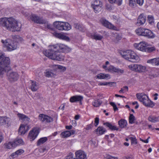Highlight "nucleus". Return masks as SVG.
Returning <instances> with one entry per match:
<instances>
[{
    "label": "nucleus",
    "instance_id": "obj_1",
    "mask_svg": "<svg viewBox=\"0 0 159 159\" xmlns=\"http://www.w3.org/2000/svg\"><path fill=\"white\" fill-rule=\"evenodd\" d=\"M49 49L43 52L46 57L53 60L62 61L64 57L60 53L61 52H68L71 49L67 46L62 44H57L49 46Z\"/></svg>",
    "mask_w": 159,
    "mask_h": 159
},
{
    "label": "nucleus",
    "instance_id": "obj_2",
    "mask_svg": "<svg viewBox=\"0 0 159 159\" xmlns=\"http://www.w3.org/2000/svg\"><path fill=\"white\" fill-rule=\"evenodd\" d=\"M0 25L13 32L20 31L21 27L20 23L11 17L0 18Z\"/></svg>",
    "mask_w": 159,
    "mask_h": 159
},
{
    "label": "nucleus",
    "instance_id": "obj_3",
    "mask_svg": "<svg viewBox=\"0 0 159 159\" xmlns=\"http://www.w3.org/2000/svg\"><path fill=\"white\" fill-rule=\"evenodd\" d=\"M120 55L122 57L132 62H136L139 60V57L133 51L127 50L120 51Z\"/></svg>",
    "mask_w": 159,
    "mask_h": 159
},
{
    "label": "nucleus",
    "instance_id": "obj_4",
    "mask_svg": "<svg viewBox=\"0 0 159 159\" xmlns=\"http://www.w3.org/2000/svg\"><path fill=\"white\" fill-rule=\"evenodd\" d=\"M136 96L137 98L145 106L151 107L154 106V103L149 100L146 95L142 93H137Z\"/></svg>",
    "mask_w": 159,
    "mask_h": 159
},
{
    "label": "nucleus",
    "instance_id": "obj_5",
    "mask_svg": "<svg viewBox=\"0 0 159 159\" xmlns=\"http://www.w3.org/2000/svg\"><path fill=\"white\" fill-rule=\"evenodd\" d=\"M135 31L139 36H144L148 38H153L155 37L152 32L148 29L139 28L137 29Z\"/></svg>",
    "mask_w": 159,
    "mask_h": 159
},
{
    "label": "nucleus",
    "instance_id": "obj_6",
    "mask_svg": "<svg viewBox=\"0 0 159 159\" xmlns=\"http://www.w3.org/2000/svg\"><path fill=\"white\" fill-rule=\"evenodd\" d=\"M1 42L5 45L7 50L9 51H11L16 49L19 45L18 43L10 39L5 40H2Z\"/></svg>",
    "mask_w": 159,
    "mask_h": 159
},
{
    "label": "nucleus",
    "instance_id": "obj_7",
    "mask_svg": "<svg viewBox=\"0 0 159 159\" xmlns=\"http://www.w3.org/2000/svg\"><path fill=\"white\" fill-rule=\"evenodd\" d=\"M53 25L57 29L60 30H68L71 29V25L67 22L56 21Z\"/></svg>",
    "mask_w": 159,
    "mask_h": 159
},
{
    "label": "nucleus",
    "instance_id": "obj_8",
    "mask_svg": "<svg viewBox=\"0 0 159 159\" xmlns=\"http://www.w3.org/2000/svg\"><path fill=\"white\" fill-rule=\"evenodd\" d=\"M28 19L34 23L39 24H45L47 22V21L45 19L34 14H31V15L30 16L28 17Z\"/></svg>",
    "mask_w": 159,
    "mask_h": 159
},
{
    "label": "nucleus",
    "instance_id": "obj_9",
    "mask_svg": "<svg viewBox=\"0 0 159 159\" xmlns=\"http://www.w3.org/2000/svg\"><path fill=\"white\" fill-rule=\"evenodd\" d=\"M10 60L9 57H6L0 52V65L5 67H10Z\"/></svg>",
    "mask_w": 159,
    "mask_h": 159
},
{
    "label": "nucleus",
    "instance_id": "obj_10",
    "mask_svg": "<svg viewBox=\"0 0 159 159\" xmlns=\"http://www.w3.org/2000/svg\"><path fill=\"white\" fill-rule=\"evenodd\" d=\"M100 21L101 24L104 26L110 29H113L115 30H118L116 27L115 26L105 19L103 18H102L100 19Z\"/></svg>",
    "mask_w": 159,
    "mask_h": 159
},
{
    "label": "nucleus",
    "instance_id": "obj_11",
    "mask_svg": "<svg viewBox=\"0 0 159 159\" xmlns=\"http://www.w3.org/2000/svg\"><path fill=\"white\" fill-rule=\"evenodd\" d=\"M39 119L42 122L45 124L49 123L52 122L53 120L52 117L43 114H41L39 115Z\"/></svg>",
    "mask_w": 159,
    "mask_h": 159
},
{
    "label": "nucleus",
    "instance_id": "obj_12",
    "mask_svg": "<svg viewBox=\"0 0 159 159\" xmlns=\"http://www.w3.org/2000/svg\"><path fill=\"white\" fill-rule=\"evenodd\" d=\"M102 6V2L99 0H95L91 4L92 7L96 13L98 12L101 10Z\"/></svg>",
    "mask_w": 159,
    "mask_h": 159
},
{
    "label": "nucleus",
    "instance_id": "obj_13",
    "mask_svg": "<svg viewBox=\"0 0 159 159\" xmlns=\"http://www.w3.org/2000/svg\"><path fill=\"white\" fill-rule=\"evenodd\" d=\"M39 133V129L34 128L30 131L28 134V138L30 141L34 140L37 137Z\"/></svg>",
    "mask_w": 159,
    "mask_h": 159
},
{
    "label": "nucleus",
    "instance_id": "obj_14",
    "mask_svg": "<svg viewBox=\"0 0 159 159\" xmlns=\"http://www.w3.org/2000/svg\"><path fill=\"white\" fill-rule=\"evenodd\" d=\"M8 72L7 73V75L8 77V80L11 82H14L17 81L19 78V75L16 72Z\"/></svg>",
    "mask_w": 159,
    "mask_h": 159
},
{
    "label": "nucleus",
    "instance_id": "obj_15",
    "mask_svg": "<svg viewBox=\"0 0 159 159\" xmlns=\"http://www.w3.org/2000/svg\"><path fill=\"white\" fill-rule=\"evenodd\" d=\"M134 46L136 49L140 51L143 52L146 51L147 44L145 42H141L139 43H135Z\"/></svg>",
    "mask_w": 159,
    "mask_h": 159
},
{
    "label": "nucleus",
    "instance_id": "obj_16",
    "mask_svg": "<svg viewBox=\"0 0 159 159\" xmlns=\"http://www.w3.org/2000/svg\"><path fill=\"white\" fill-rule=\"evenodd\" d=\"M75 157L74 159H87L86 155L85 152L80 150L75 152Z\"/></svg>",
    "mask_w": 159,
    "mask_h": 159
},
{
    "label": "nucleus",
    "instance_id": "obj_17",
    "mask_svg": "<svg viewBox=\"0 0 159 159\" xmlns=\"http://www.w3.org/2000/svg\"><path fill=\"white\" fill-rule=\"evenodd\" d=\"M146 20V16L143 13L141 14L138 17L137 23L142 25L145 23Z\"/></svg>",
    "mask_w": 159,
    "mask_h": 159
},
{
    "label": "nucleus",
    "instance_id": "obj_18",
    "mask_svg": "<svg viewBox=\"0 0 159 159\" xmlns=\"http://www.w3.org/2000/svg\"><path fill=\"white\" fill-rule=\"evenodd\" d=\"M103 125H105L106 127L109 128L112 131L117 130H118V128L114 124H112L111 123L107 122L103 123Z\"/></svg>",
    "mask_w": 159,
    "mask_h": 159
},
{
    "label": "nucleus",
    "instance_id": "obj_19",
    "mask_svg": "<svg viewBox=\"0 0 159 159\" xmlns=\"http://www.w3.org/2000/svg\"><path fill=\"white\" fill-rule=\"evenodd\" d=\"M4 67L0 65V77H2L6 73L11 70L10 67Z\"/></svg>",
    "mask_w": 159,
    "mask_h": 159
},
{
    "label": "nucleus",
    "instance_id": "obj_20",
    "mask_svg": "<svg viewBox=\"0 0 159 159\" xmlns=\"http://www.w3.org/2000/svg\"><path fill=\"white\" fill-rule=\"evenodd\" d=\"M28 126L26 125H21L19 129V133L21 135L24 134L28 130Z\"/></svg>",
    "mask_w": 159,
    "mask_h": 159
},
{
    "label": "nucleus",
    "instance_id": "obj_21",
    "mask_svg": "<svg viewBox=\"0 0 159 159\" xmlns=\"http://www.w3.org/2000/svg\"><path fill=\"white\" fill-rule=\"evenodd\" d=\"M10 119L6 116H0V125H4L9 124Z\"/></svg>",
    "mask_w": 159,
    "mask_h": 159
},
{
    "label": "nucleus",
    "instance_id": "obj_22",
    "mask_svg": "<svg viewBox=\"0 0 159 159\" xmlns=\"http://www.w3.org/2000/svg\"><path fill=\"white\" fill-rule=\"evenodd\" d=\"M83 99L82 96L80 95H76L71 97L70 99V101L71 102H80Z\"/></svg>",
    "mask_w": 159,
    "mask_h": 159
},
{
    "label": "nucleus",
    "instance_id": "obj_23",
    "mask_svg": "<svg viewBox=\"0 0 159 159\" xmlns=\"http://www.w3.org/2000/svg\"><path fill=\"white\" fill-rule=\"evenodd\" d=\"M95 131L98 135L103 134L107 131L106 129L102 126H99Z\"/></svg>",
    "mask_w": 159,
    "mask_h": 159
},
{
    "label": "nucleus",
    "instance_id": "obj_24",
    "mask_svg": "<svg viewBox=\"0 0 159 159\" xmlns=\"http://www.w3.org/2000/svg\"><path fill=\"white\" fill-rule=\"evenodd\" d=\"M48 140V139L46 137H44L40 138L39 139L37 142V146H39L41 144H43Z\"/></svg>",
    "mask_w": 159,
    "mask_h": 159
},
{
    "label": "nucleus",
    "instance_id": "obj_25",
    "mask_svg": "<svg viewBox=\"0 0 159 159\" xmlns=\"http://www.w3.org/2000/svg\"><path fill=\"white\" fill-rule=\"evenodd\" d=\"M15 146L18 145H22L24 143V142L21 139L16 138L13 141Z\"/></svg>",
    "mask_w": 159,
    "mask_h": 159
},
{
    "label": "nucleus",
    "instance_id": "obj_26",
    "mask_svg": "<svg viewBox=\"0 0 159 159\" xmlns=\"http://www.w3.org/2000/svg\"><path fill=\"white\" fill-rule=\"evenodd\" d=\"M57 36L58 38L67 41H69L70 40V38L69 37L61 34H57Z\"/></svg>",
    "mask_w": 159,
    "mask_h": 159
},
{
    "label": "nucleus",
    "instance_id": "obj_27",
    "mask_svg": "<svg viewBox=\"0 0 159 159\" xmlns=\"http://www.w3.org/2000/svg\"><path fill=\"white\" fill-rule=\"evenodd\" d=\"M38 89V86L36 82L34 81H32L31 89L32 91H36Z\"/></svg>",
    "mask_w": 159,
    "mask_h": 159
},
{
    "label": "nucleus",
    "instance_id": "obj_28",
    "mask_svg": "<svg viewBox=\"0 0 159 159\" xmlns=\"http://www.w3.org/2000/svg\"><path fill=\"white\" fill-rule=\"evenodd\" d=\"M17 115L18 117L20 118V119H21L23 120H26L28 121L30 120L29 118L23 114L18 113L17 114Z\"/></svg>",
    "mask_w": 159,
    "mask_h": 159
},
{
    "label": "nucleus",
    "instance_id": "obj_29",
    "mask_svg": "<svg viewBox=\"0 0 159 159\" xmlns=\"http://www.w3.org/2000/svg\"><path fill=\"white\" fill-rule=\"evenodd\" d=\"M127 122L125 119H121L120 120V128H124L127 126Z\"/></svg>",
    "mask_w": 159,
    "mask_h": 159
},
{
    "label": "nucleus",
    "instance_id": "obj_30",
    "mask_svg": "<svg viewBox=\"0 0 159 159\" xmlns=\"http://www.w3.org/2000/svg\"><path fill=\"white\" fill-rule=\"evenodd\" d=\"M106 70H107L108 71L110 72H118L119 71L118 69L112 66H110L108 67Z\"/></svg>",
    "mask_w": 159,
    "mask_h": 159
},
{
    "label": "nucleus",
    "instance_id": "obj_31",
    "mask_svg": "<svg viewBox=\"0 0 159 159\" xmlns=\"http://www.w3.org/2000/svg\"><path fill=\"white\" fill-rule=\"evenodd\" d=\"M110 75L109 74L100 73L98 74L97 75V78L100 79H105L109 77Z\"/></svg>",
    "mask_w": 159,
    "mask_h": 159
},
{
    "label": "nucleus",
    "instance_id": "obj_32",
    "mask_svg": "<svg viewBox=\"0 0 159 159\" xmlns=\"http://www.w3.org/2000/svg\"><path fill=\"white\" fill-rule=\"evenodd\" d=\"M139 65L132 64L128 66L132 70L138 71Z\"/></svg>",
    "mask_w": 159,
    "mask_h": 159
},
{
    "label": "nucleus",
    "instance_id": "obj_33",
    "mask_svg": "<svg viewBox=\"0 0 159 159\" xmlns=\"http://www.w3.org/2000/svg\"><path fill=\"white\" fill-rule=\"evenodd\" d=\"M148 120L149 121L153 123L159 121L158 117L152 116H150L148 117Z\"/></svg>",
    "mask_w": 159,
    "mask_h": 159
},
{
    "label": "nucleus",
    "instance_id": "obj_34",
    "mask_svg": "<svg viewBox=\"0 0 159 159\" xmlns=\"http://www.w3.org/2000/svg\"><path fill=\"white\" fill-rule=\"evenodd\" d=\"M14 40L19 44V43L23 41V38L18 35H15L13 36Z\"/></svg>",
    "mask_w": 159,
    "mask_h": 159
},
{
    "label": "nucleus",
    "instance_id": "obj_35",
    "mask_svg": "<svg viewBox=\"0 0 159 159\" xmlns=\"http://www.w3.org/2000/svg\"><path fill=\"white\" fill-rule=\"evenodd\" d=\"M148 62L153 64L156 65H159V58L151 59L148 60Z\"/></svg>",
    "mask_w": 159,
    "mask_h": 159
},
{
    "label": "nucleus",
    "instance_id": "obj_36",
    "mask_svg": "<svg viewBox=\"0 0 159 159\" xmlns=\"http://www.w3.org/2000/svg\"><path fill=\"white\" fill-rule=\"evenodd\" d=\"M70 136V134L68 130H66L62 132L61 134V136L62 138H67Z\"/></svg>",
    "mask_w": 159,
    "mask_h": 159
},
{
    "label": "nucleus",
    "instance_id": "obj_37",
    "mask_svg": "<svg viewBox=\"0 0 159 159\" xmlns=\"http://www.w3.org/2000/svg\"><path fill=\"white\" fill-rule=\"evenodd\" d=\"M102 103V101H100L99 99H98L92 102V105L95 107H99Z\"/></svg>",
    "mask_w": 159,
    "mask_h": 159
},
{
    "label": "nucleus",
    "instance_id": "obj_38",
    "mask_svg": "<svg viewBox=\"0 0 159 159\" xmlns=\"http://www.w3.org/2000/svg\"><path fill=\"white\" fill-rule=\"evenodd\" d=\"M74 27L76 29H78L80 31H84V28L83 26L79 24H74Z\"/></svg>",
    "mask_w": 159,
    "mask_h": 159
},
{
    "label": "nucleus",
    "instance_id": "obj_39",
    "mask_svg": "<svg viewBox=\"0 0 159 159\" xmlns=\"http://www.w3.org/2000/svg\"><path fill=\"white\" fill-rule=\"evenodd\" d=\"M135 120V117L133 114H130L129 117V123L130 124H132L134 123V120Z\"/></svg>",
    "mask_w": 159,
    "mask_h": 159
},
{
    "label": "nucleus",
    "instance_id": "obj_40",
    "mask_svg": "<svg viewBox=\"0 0 159 159\" xmlns=\"http://www.w3.org/2000/svg\"><path fill=\"white\" fill-rule=\"evenodd\" d=\"M92 38L96 40H101L103 36L98 34H94L92 36Z\"/></svg>",
    "mask_w": 159,
    "mask_h": 159
},
{
    "label": "nucleus",
    "instance_id": "obj_41",
    "mask_svg": "<svg viewBox=\"0 0 159 159\" xmlns=\"http://www.w3.org/2000/svg\"><path fill=\"white\" fill-rule=\"evenodd\" d=\"M5 147L7 148L11 149L12 148L15 147L13 142H9L6 145Z\"/></svg>",
    "mask_w": 159,
    "mask_h": 159
},
{
    "label": "nucleus",
    "instance_id": "obj_42",
    "mask_svg": "<svg viewBox=\"0 0 159 159\" xmlns=\"http://www.w3.org/2000/svg\"><path fill=\"white\" fill-rule=\"evenodd\" d=\"M153 16L151 15H148V20L150 24H152L154 23Z\"/></svg>",
    "mask_w": 159,
    "mask_h": 159
},
{
    "label": "nucleus",
    "instance_id": "obj_43",
    "mask_svg": "<svg viewBox=\"0 0 159 159\" xmlns=\"http://www.w3.org/2000/svg\"><path fill=\"white\" fill-rule=\"evenodd\" d=\"M146 70V67L145 66H142L141 65H139L138 70V72H144Z\"/></svg>",
    "mask_w": 159,
    "mask_h": 159
},
{
    "label": "nucleus",
    "instance_id": "obj_44",
    "mask_svg": "<svg viewBox=\"0 0 159 159\" xmlns=\"http://www.w3.org/2000/svg\"><path fill=\"white\" fill-rule=\"evenodd\" d=\"M129 139L131 140V144H137V139L135 138L130 137Z\"/></svg>",
    "mask_w": 159,
    "mask_h": 159
},
{
    "label": "nucleus",
    "instance_id": "obj_45",
    "mask_svg": "<svg viewBox=\"0 0 159 159\" xmlns=\"http://www.w3.org/2000/svg\"><path fill=\"white\" fill-rule=\"evenodd\" d=\"M113 83L110 82H100L98 83V85H107L108 84L112 85Z\"/></svg>",
    "mask_w": 159,
    "mask_h": 159
},
{
    "label": "nucleus",
    "instance_id": "obj_46",
    "mask_svg": "<svg viewBox=\"0 0 159 159\" xmlns=\"http://www.w3.org/2000/svg\"><path fill=\"white\" fill-rule=\"evenodd\" d=\"M45 75L46 77H50L53 76L54 75V74L50 71H48L46 72Z\"/></svg>",
    "mask_w": 159,
    "mask_h": 159
},
{
    "label": "nucleus",
    "instance_id": "obj_47",
    "mask_svg": "<svg viewBox=\"0 0 159 159\" xmlns=\"http://www.w3.org/2000/svg\"><path fill=\"white\" fill-rule=\"evenodd\" d=\"M155 50V48L154 47H147V46L146 49V51L145 52H150Z\"/></svg>",
    "mask_w": 159,
    "mask_h": 159
},
{
    "label": "nucleus",
    "instance_id": "obj_48",
    "mask_svg": "<svg viewBox=\"0 0 159 159\" xmlns=\"http://www.w3.org/2000/svg\"><path fill=\"white\" fill-rule=\"evenodd\" d=\"M135 4V0H129V5L131 7H134Z\"/></svg>",
    "mask_w": 159,
    "mask_h": 159
},
{
    "label": "nucleus",
    "instance_id": "obj_49",
    "mask_svg": "<svg viewBox=\"0 0 159 159\" xmlns=\"http://www.w3.org/2000/svg\"><path fill=\"white\" fill-rule=\"evenodd\" d=\"M128 90V87L127 86H125L123 88H122L121 89V90H120V93H124L126 91H127Z\"/></svg>",
    "mask_w": 159,
    "mask_h": 159
},
{
    "label": "nucleus",
    "instance_id": "obj_50",
    "mask_svg": "<svg viewBox=\"0 0 159 159\" xmlns=\"http://www.w3.org/2000/svg\"><path fill=\"white\" fill-rule=\"evenodd\" d=\"M110 105L112 106L113 107L114 110L115 111H116V110H118V108L116 106L115 104V103L113 102H111L110 103Z\"/></svg>",
    "mask_w": 159,
    "mask_h": 159
},
{
    "label": "nucleus",
    "instance_id": "obj_51",
    "mask_svg": "<svg viewBox=\"0 0 159 159\" xmlns=\"http://www.w3.org/2000/svg\"><path fill=\"white\" fill-rule=\"evenodd\" d=\"M57 68H58V69H60L63 71H65L66 69V68L65 67L61 65H57Z\"/></svg>",
    "mask_w": 159,
    "mask_h": 159
},
{
    "label": "nucleus",
    "instance_id": "obj_52",
    "mask_svg": "<svg viewBox=\"0 0 159 159\" xmlns=\"http://www.w3.org/2000/svg\"><path fill=\"white\" fill-rule=\"evenodd\" d=\"M24 152V151L22 149H20L16 152V153L17 156L20 155Z\"/></svg>",
    "mask_w": 159,
    "mask_h": 159
},
{
    "label": "nucleus",
    "instance_id": "obj_53",
    "mask_svg": "<svg viewBox=\"0 0 159 159\" xmlns=\"http://www.w3.org/2000/svg\"><path fill=\"white\" fill-rule=\"evenodd\" d=\"M136 3L139 6H142L144 2V0H136Z\"/></svg>",
    "mask_w": 159,
    "mask_h": 159
},
{
    "label": "nucleus",
    "instance_id": "obj_54",
    "mask_svg": "<svg viewBox=\"0 0 159 159\" xmlns=\"http://www.w3.org/2000/svg\"><path fill=\"white\" fill-rule=\"evenodd\" d=\"M105 157L107 159H118L117 157H113L108 155H107Z\"/></svg>",
    "mask_w": 159,
    "mask_h": 159
},
{
    "label": "nucleus",
    "instance_id": "obj_55",
    "mask_svg": "<svg viewBox=\"0 0 159 159\" xmlns=\"http://www.w3.org/2000/svg\"><path fill=\"white\" fill-rule=\"evenodd\" d=\"M94 125L95 126H97L99 122V119L98 117H96L95 119Z\"/></svg>",
    "mask_w": 159,
    "mask_h": 159
},
{
    "label": "nucleus",
    "instance_id": "obj_56",
    "mask_svg": "<svg viewBox=\"0 0 159 159\" xmlns=\"http://www.w3.org/2000/svg\"><path fill=\"white\" fill-rule=\"evenodd\" d=\"M122 159H133V157L132 155L129 156L123 157Z\"/></svg>",
    "mask_w": 159,
    "mask_h": 159
},
{
    "label": "nucleus",
    "instance_id": "obj_57",
    "mask_svg": "<svg viewBox=\"0 0 159 159\" xmlns=\"http://www.w3.org/2000/svg\"><path fill=\"white\" fill-rule=\"evenodd\" d=\"M93 126V122L92 121L91 124L88 125L86 128L87 130H89Z\"/></svg>",
    "mask_w": 159,
    "mask_h": 159
},
{
    "label": "nucleus",
    "instance_id": "obj_58",
    "mask_svg": "<svg viewBox=\"0 0 159 159\" xmlns=\"http://www.w3.org/2000/svg\"><path fill=\"white\" fill-rule=\"evenodd\" d=\"M46 24H47V27L48 29L52 30V25L50 24H48V21L47 22V23Z\"/></svg>",
    "mask_w": 159,
    "mask_h": 159
},
{
    "label": "nucleus",
    "instance_id": "obj_59",
    "mask_svg": "<svg viewBox=\"0 0 159 159\" xmlns=\"http://www.w3.org/2000/svg\"><path fill=\"white\" fill-rule=\"evenodd\" d=\"M73 126L71 125H66V128L68 130H70L71 129H72Z\"/></svg>",
    "mask_w": 159,
    "mask_h": 159
},
{
    "label": "nucleus",
    "instance_id": "obj_60",
    "mask_svg": "<svg viewBox=\"0 0 159 159\" xmlns=\"http://www.w3.org/2000/svg\"><path fill=\"white\" fill-rule=\"evenodd\" d=\"M11 156L12 157V158H15L17 156V155L16 154V152H15L12 153Z\"/></svg>",
    "mask_w": 159,
    "mask_h": 159
},
{
    "label": "nucleus",
    "instance_id": "obj_61",
    "mask_svg": "<svg viewBox=\"0 0 159 159\" xmlns=\"http://www.w3.org/2000/svg\"><path fill=\"white\" fill-rule=\"evenodd\" d=\"M114 34L115 35V36L116 38V39H117L118 40L119 39V38L118 33L116 32L115 34Z\"/></svg>",
    "mask_w": 159,
    "mask_h": 159
},
{
    "label": "nucleus",
    "instance_id": "obj_62",
    "mask_svg": "<svg viewBox=\"0 0 159 159\" xmlns=\"http://www.w3.org/2000/svg\"><path fill=\"white\" fill-rule=\"evenodd\" d=\"M3 139V137L2 134L0 132V143L2 142Z\"/></svg>",
    "mask_w": 159,
    "mask_h": 159
},
{
    "label": "nucleus",
    "instance_id": "obj_63",
    "mask_svg": "<svg viewBox=\"0 0 159 159\" xmlns=\"http://www.w3.org/2000/svg\"><path fill=\"white\" fill-rule=\"evenodd\" d=\"M69 132H70V135L74 134L75 133V131L74 130H71L70 131H69Z\"/></svg>",
    "mask_w": 159,
    "mask_h": 159
},
{
    "label": "nucleus",
    "instance_id": "obj_64",
    "mask_svg": "<svg viewBox=\"0 0 159 159\" xmlns=\"http://www.w3.org/2000/svg\"><path fill=\"white\" fill-rule=\"evenodd\" d=\"M80 116L79 115H76L75 116V120H77L80 118Z\"/></svg>",
    "mask_w": 159,
    "mask_h": 159
}]
</instances>
